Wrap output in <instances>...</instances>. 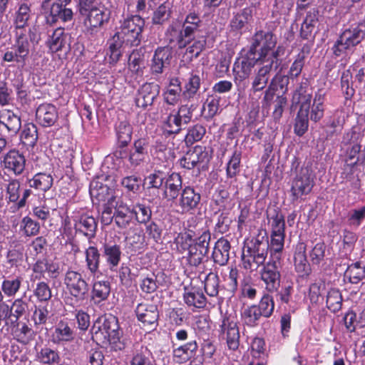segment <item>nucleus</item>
<instances>
[{"label":"nucleus","instance_id":"obj_6","mask_svg":"<svg viewBox=\"0 0 365 365\" xmlns=\"http://www.w3.org/2000/svg\"><path fill=\"white\" fill-rule=\"evenodd\" d=\"M200 27L188 20H184L182 25L173 22L165 32V39L171 46L179 49L185 48L194 40L195 34L200 31Z\"/></svg>","mask_w":365,"mask_h":365},{"label":"nucleus","instance_id":"obj_55","mask_svg":"<svg viewBox=\"0 0 365 365\" xmlns=\"http://www.w3.org/2000/svg\"><path fill=\"white\" fill-rule=\"evenodd\" d=\"M171 16V4L165 1L160 4L153 12L152 23L154 25H163Z\"/></svg>","mask_w":365,"mask_h":365},{"label":"nucleus","instance_id":"obj_31","mask_svg":"<svg viewBox=\"0 0 365 365\" xmlns=\"http://www.w3.org/2000/svg\"><path fill=\"white\" fill-rule=\"evenodd\" d=\"M294 267L300 277H307L311 273V266L306 255V245L304 242L297 244L294 252Z\"/></svg>","mask_w":365,"mask_h":365},{"label":"nucleus","instance_id":"obj_41","mask_svg":"<svg viewBox=\"0 0 365 365\" xmlns=\"http://www.w3.org/2000/svg\"><path fill=\"white\" fill-rule=\"evenodd\" d=\"M115 131L118 143L120 148L125 147L131 141L133 127L127 120L116 122Z\"/></svg>","mask_w":365,"mask_h":365},{"label":"nucleus","instance_id":"obj_25","mask_svg":"<svg viewBox=\"0 0 365 365\" xmlns=\"http://www.w3.org/2000/svg\"><path fill=\"white\" fill-rule=\"evenodd\" d=\"M257 63H259V59L253 53L250 55V51H248L246 55L237 58L235 62L233 71L235 78L240 81L247 78Z\"/></svg>","mask_w":365,"mask_h":365},{"label":"nucleus","instance_id":"obj_43","mask_svg":"<svg viewBox=\"0 0 365 365\" xmlns=\"http://www.w3.org/2000/svg\"><path fill=\"white\" fill-rule=\"evenodd\" d=\"M183 88L181 86V83L178 78H172L170 80L169 84L164 92V103L165 105L174 106L178 103L180 99V94L182 95Z\"/></svg>","mask_w":365,"mask_h":365},{"label":"nucleus","instance_id":"obj_3","mask_svg":"<svg viewBox=\"0 0 365 365\" xmlns=\"http://www.w3.org/2000/svg\"><path fill=\"white\" fill-rule=\"evenodd\" d=\"M269 243L267 236H260L252 239L244 247L241 260L242 267L250 272L257 270L264 266L267 259Z\"/></svg>","mask_w":365,"mask_h":365},{"label":"nucleus","instance_id":"obj_28","mask_svg":"<svg viewBox=\"0 0 365 365\" xmlns=\"http://www.w3.org/2000/svg\"><path fill=\"white\" fill-rule=\"evenodd\" d=\"M183 188L180 175L177 173H168L163 189V196L168 200H177Z\"/></svg>","mask_w":365,"mask_h":365},{"label":"nucleus","instance_id":"obj_14","mask_svg":"<svg viewBox=\"0 0 365 365\" xmlns=\"http://www.w3.org/2000/svg\"><path fill=\"white\" fill-rule=\"evenodd\" d=\"M172 49L169 46L158 47L154 52L150 65L151 75L155 79H158L170 66L173 57Z\"/></svg>","mask_w":365,"mask_h":365},{"label":"nucleus","instance_id":"obj_62","mask_svg":"<svg viewBox=\"0 0 365 365\" xmlns=\"http://www.w3.org/2000/svg\"><path fill=\"white\" fill-rule=\"evenodd\" d=\"M47 43L51 52L52 53H56L61 50L65 44L63 30L61 28L56 29L48 39Z\"/></svg>","mask_w":365,"mask_h":365},{"label":"nucleus","instance_id":"obj_58","mask_svg":"<svg viewBox=\"0 0 365 365\" xmlns=\"http://www.w3.org/2000/svg\"><path fill=\"white\" fill-rule=\"evenodd\" d=\"M186 250L188 251L186 257L187 261L190 266L193 267L200 265L202 262L203 259L208 254L206 251L199 249L192 245H190Z\"/></svg>","mask_w":365,"mask_h":365},{"label":"nucleus","instance_id":"obj_49","mask_svg":"<svg viewBox=\"0 0 365 365\" xmlns=\"http://www.w3.org/2000/svg\"><path fill=\"white\" fill-rule=\"evenodd\" d=\"M261 317L262 316L257 308V305L248 306L241 312V319L243 324L250 327L257 326Z\"/></svg>","mask_w":365,"mask_h":365},{"label":"nucleus","instance_id":"obj_15","mask_svg":"<svg viewBox=\"0 0 365 365\" xmlns=\"http://www.w3.org/2000/svg\"><path fill=\"white\" fill-rule=\"evenodd\" d=\"M71 219L76 233L81 234L89 240L96 236L98 224L93 216L85 212H77L71 216Z\"/></svg>","mask_w":365,"mask_h":365},{"label":"nucleus","instance_id":"obj_50","mask_svg":"<svg viewBox=\"0 0 365 365\" xmlns=\"http://www.w3.org/2000/svg\"><path fill=\"white\" fill-rule=\"evenodd\" d=\"M242 150L235 148L226 165V174L229 178H235L240 172Z\"/></svg>","mask_w":365,"mask_h":365},{"label":"nucleus","instance_id":"obj_11","mask_svg":"<svg viewBox=\"0 0 365 365\" xmlns=\"http://www.w3.org/2000/svg\"><path fill=\"white\" fill-rule=\"evenodd\" d=\"M280 260L271 259L260 270V279L264 284V288L269 292L277 291L280 285Z\"/></svg>","mask_w":365,"mask_h":365},{"label":"nucleus","instance_id":"obj_7","mask_svg":"<svg viewBox=\"0 0 365 365\" xmlns=\"http://www.w3.org/2000/svg\"><path fill=\"white\" fill-rule=\"evenodd\" d=\"M271 222V241L269 244L271 259H281L284 250L285 237V222L284 215L278 208L273 210V213L267 214Z\"/></svg>","mask_w":365,"mask_h":365},{"label":"nucleus","instance_id":"obj_60","mask_svg":"<svg viewBox=\"0 0 365 365\" xmlns=\"http://www.w3.org/2000/svg\"><path fill=\"white\" fill-rule=\"evenodd\" d=\"M204 289L210 297H216L219 292V277L210 272L204 280Z\"/></svg>","mask_w":365,"mask_h":365},{"label":"nucleus","instance_id":"obj_56","mask_svg":"<svg viewBox=\"0 0 365 365\" xmlns=\"http://www.w3.org/2000/svg\"><path fill=\"white\" fill-rule=\"evenodd\" d=\"M31 17V9L26 4L19 6L15 13L14 24L17 29H24L27 26L28 21Z\"/></svg>","mask_w":365,"mask_h":365},{"label":"nucleus","instance_id":"obj_32","mask_svg":"<svg viewBox=\"0 0 365 365\" xmlns=\"http://www.w3.org/2000/svg\"><path fill=\"white\" fill-rule=\"evenodd\" d=\"M138 319L144 324H157L159 314L158 307L153 304H139L135 309Z\"/></svg>","mask_w":365,"mask_h":365},{"label":"nucleus","instance_id":"obj_54","mask_svg":"<svg viewBox=\"0 0 365 365\" xmlns=\"http://www.w3.org/2000/svg\"><path fill=\"white\" fill-rule=\"evenodd\" d=\"M145 48L140 47L134 49L129 56L128 63L131 71L138 73L145 67Z\"/></svg>","mask_w":365,"mask_h":365},{"label":"nucleus","instance_id":"obj_48","mask_svg":"<svg viewBox=\"0 0 365 365\" xmlns=\"http://www.w3.org/2000/svg\"><path fill=\"white\" fill-rule=\"evenodd\" d=\"M52 306L48 303L35 305V309L32 315V320L36 327L43 326L52 317Z\"/></svg>","mask_w":365,"mask_h":365},{"label":"nucleus","instance_id":"obj_5","mask_svg":"<svg viewBox=\"0 0 365 365\" xmlns=\"http://www.w3.org/2000/svg\"><path fill=\"white\" fill-rule=\"evenodd\" d=\"M63 284L70 295L72 305L81 306L88 301L90 286L81 272L68 269L64 274Z\"/></svg>","mask_w":365,"mask_h":365},{"label":"nucleus","instance_id":"obj_17","mask_svg":"<svg viewBox=\"0 0 365 365\" xmlns=\"http://www.w3.org/2000/svg\"><path fill=\"white\" fill-rule=\"evenodd\" d=\"M71 0H55L52 4L49 14L46 16L48 24L52 25L58 21H71L73 13L71 8L67 7Z\"/></svg>","mask_w":365,"mask_h":365},{"label":"nucleus","instance_id":"obj_42","mask_svg":"<svg viewBox=\"0 0 365 365\" xmlns=\"http://www.w3.org/2000/svg\"><path fill=\"white\" fill-rule=\"evenodd\" d=\"M86 267L88 272L93 276L99 273L101 253L96 246H89L85 250Z\"/></svg>","mask_w":365,"mask_h":365},{"label":"nucleus","instance_id":"obj_39","mask_svg":"<svg viewBox=\"0 0 365 365\" xmlns=\"http://www.w3.org/2000/svg\"><path fill=\"white\" fill-rule=\"evenodd\" d=\"M0 124L4 126L11 135H16L21 127L20 117L7 109L0 111Z\"/></svg>","mask_w":365,"mask_h":365},{"label":"nucleus","instance_id":"obj_4","mask_svg":"<svg viewBox=\"0 0 365 365\" xmlns=\"http://www.w3.org/2000/svg\"><path fill=\"white\" fill-rule=\"evenodd\" d=\"M365 38V21L350 25L344 29L331 47L336 57L353 53L354 48Z\"/></svg>","mask_w":365,"mask_h":365},{"label":"nucleus","instance_id":"obj_22","mask_svg":"<svg viewBox=\"0 0 365 365\" xmlns=\"http://www.w3.org/2000/svg\"><path fill=\"white\" fill-rule=\"evenodd\" d=\"M149 140L140 138L135 140L130 149L128 160L132 168H137L148 158Z\"/></svg>","mask_w":365,"mask_h":365},{"label":"nucleus","instance_id":"obj_12","mask_svg":"<svg viewBox=\"0 0 365 365\" xmlns=\"http://www.w3.org/2000/svg\"><path fill=\"white\" fill-rule=\"evenodd\" d=\"M307 167L302 168L293 179L291 187L292 200H297L308 195L314 186V180Z\"/></svg>","mask_w":365,"mask_h":365},{"label":"nucleus","instance_id":"obj_21","mask_svg":"<svg viewBox=\"0 0 365 365\" xmlns=\"http://www.w3.org/2000/svg\"><path fill=\"white\" fill-rule=\"evenodd\" d=\"M160 86L155 83H145L138 90L135 102L138 108L143 109L152 106L160 94Z\"/></svg>","mask_w":365,"mask_h":365},{"label":"nucleus","instance_id":"obj_44","mask_svg":"<svg viewBox=\"0 0 365 365\" xmlns=\"http://www.w3.org/2000/svg\"><path fill=\"white\" fill-rule=\"evenodd\" d=\"M25 257L24 247L18 242H14L10 245L6 254V262L11 267L21 265Z\"/></svg>","mask_w":365,"mask_h":365},{"label":"nucleus","instance_id":"obj_30","mask_svg":"<svg viewBox=\"0 0 365 365\" xmlns=\"http://www.w3.org/2000/svg\"><path fill=\"white\" fill-rule=\"evenodd\" d=\"M111 15V11L105 6H99L91 10L89 14L85 15L86 23L91 27L100 28L108 23Z\"/></svg>","mask_w":365,"mask_h":365},{"label":"nucleus","instance_id":"obj_64","mask_svg":"<svg viewBox=\"0 0 365 365\" xmlns=\"http://www.w3.org/2000/svg\"><path fill=\"white\" fill-rule=\"evenodd\" d=\"M133 217L140 224H145L149 222L151 218L152 212L149 206L144 204L137 203L133 208Z\"/></svg>","mask_w":365,"mask_h":365},{"label":"nucleus","instance_id":"obj_57","mask_svg":"<svg viewBox=\"0 0 365 365\" xmlns=\"http://www.w3.org/2000/svg\"><path fill=\"white\" fill-rule=\"evenodd\" d=\"M187 153L190 154L191 160L195 167L202 163H208L210 158L206 148L200 145L195 146L193 149L189 150Z\"/></svg>","mask_w":365,"mask_h":365},{"label":"nucleus","instance_id":"obj_34","mask_svg":"<svg viewBox=\"0 0 365 365\" xmlns=\"http://www.w3.org/2000/svg\"><path fill=\"white\" fill-rule=\"evenodd\" d=\"M183 299L188 307L196 309L204 308L207 303L206 297L199 287H185Z\"/></svg>","mask_w":365,"mask_h":365},{"label":"nucleus","instance_id":"obj_16","mask_svg":"<svg viewBox=\"0 0 365 365\" xmlns=\"http://www.w3.org/2000/svg\"><path fill=\"white\" fill-rule=\"evenodd\" d=\"M281 62H259L260 66L255 74L252 82L251 91L254 93L263 91L269 82L271 73L273 70L277 69Z\"/></svg>","mask_w":365,"mask_h":365},{"label":"nucleus","instance_id":"obj_37","mask_svg":"<svg viewBox=\"0 0 365 365\" xmlns=\"http://www.w3.org/2000/svg\"><path fill=\"white\" fill-rule=\"evenodd\" d=\"M201 85V78L199 74L192 72L189 73L185 81L182 91L184 100L191 101L196 98L199 95V90Z\"/></svg>","mask_w":365,"mask_h":365},{"label":"nucleus","instance_id":"obj_38","mask_svg":"<svg viewBox=\"0 0 365 365\" xmlns=\"http://www.w3.org/2000/svg\"><path fill=\"white\" fill-rule=\"evenodd\" d=\"M53 182L52 175L46 173H38L31 178L27 180L29 188L42 192L49 190L53 185Z\"/></svg>","mask_w":365,"mask_h":365},{"label":"nucleus","instance_id":"obj_51","mask_svg":"<svg viewBox=\"0 0 365 365\" xmlns=\"http://www.w3.org/2000/svg\"><path fill=\"white\" fill-rule=\"evenodd\" d=\"M20 138L24 145L34 147L38 140V130L36 125L33 123L25 124Z\"/></svg>","mask_w":365,"mask_h":365},{"label":"nucleus","instance_id":"obj_35","mask_svg":"<svg viewBox=\"0 0 365 365\" xmlns=\"http://www.w3.org/2000/svg\"><path fill=\"white\" fill-rule=\"evenodd\" d=\"M252 19V9L247 7L236 13L230 21L232 30L240 31L241 34L249 29V24Z\"/></svg>","mask_w":365,"mask_h":365},{"label":"nucleus","instance_id":"obj_20","mask_svg":"<svg viewBox=\"0 0 365 365\" xmlns=\"http://www.w3.org/2000/svg\"><path fill=\"white\" fill-rule=\"evenodd\" d=\"M3 169L16 176L21 175L26 167V158L22 153L16 149L10 150L1 161Z\"/></svg>","mask_w":365,"mask_h":365},{"label":"nucleus","instance_id":"obj_53","mask_svg":"<svg viewBox=\"0 0 365 365\" xmlns=\"http://www.w3.org/2000/svg\"><path fill=\"white\" fill-rule=\"evenodd\" d=\"M125 43V39L118 31L110 40L109 51L110 58L113 62H117L121 55V48Z\"/></svg>","mask_w":365,"mask_h":365},{"label":"nucleus","instance_id":"obj_59","mask_svg":"<svg viewBox=\"0 0 365 365\" xmlns=\"http://www.w3.org/2000/svg\"><path fill=\"white\" fill-rule=\"evenodd\" d=\"M34 295L39 303L46 304L52 297V292L46 282H39L34 289Z\"/></svg>","mask_w":365,"mask_h":365},{"label":"nucleus","instance_id":"obj_19","mask_svg":"<svg viewBox=\"0 0 365 365\" xmlns=\"http://www.w3.org/2000/svg\"><path fill=\"white\" fill-rule=\"evenodd\" d=\"M178 197L177 204L182 213H192L197 208L201 200L200 193L190 185L184 187Z\"/></svg>","mask_w":365,"mask_h":365},{"label":"nucleus","instance_id":"obj_24","mask_svg":"<svg viewBox=\"0 0 365 365\" xmlns=\"http://www.w3.org/2000/svg\"><path fill=\"white\" fill-rule=\"evenodd\" d=\"M101 252L109 269L115 271L123 256L120 245L113 241L106 240L102 245Z\"/></svg>","mask_w":365,"mask_h":365},{"label":"nucleus","instance_id":"obj_36","mask_svg":"<svg viewBox=\"0 0 365 365\" xmlns=\"http://www.w3.org/2000/svg\"><path fill=\"white\" fill-rule=\"evenodd\" d=\"M35 361L44 365H56L61 361L58 350L48 346L38 349L35 347Z\"/></svg>","mask_w":365,"mask_h":365},{"label":"nucleus","instance_id":"obj_26","mask_svg":"<svg viewBox=\"0 0 365 365\" xmlns=\"http://www.w3.org/2000/svg\"><path fill=\"white\" fill-rule=\"evenodd\" d=\"M113 217H115V224L118 228L126 229L133 219V210L121 199L115 197Z\"/></svg>","mask_w":365,"mask_h":365},{"label":"nucleus","instance_id":"obj_18","mask_svg":"<svg viewBox=\"0 0 365 365\" xmlns=\"http://www.w3.org/2000/svg\"><path fill=\"white\" fill-rule=\"evenodd\" d=\"M159 115L165 133L168 135L180 133L183 125L175 113V109L163 103L159 108Z\"/></svg>","mask_w":365,"mask_h":365},{"label":"nucleus","instance_id":"obj_47","mask_svg":"<svg viewBox=\"0 0 365 365\" xmlns=\"http://www.w3.org/2000/svg\"><path fill=\"white\" fill-rule=\"evenodd\" d=\"M130 365H157L151 351L145 346L136 349Z\"/></svg>","mask_w":365,"mask_h":365},{"label":"nucleus","instance_id":"obj_2","mask_svg":"<svg viewBox=\"0 0 365 365\" xmlns=\"http://www.w3.org/2000/svg\"><path fill=\"white\" fill-rule=\"evenodd\" d=\"M277 38L269 31L260 30L252 37L249 51L259 59V62H281L279 57L284 54L283 46H277Z\"/></svg>","mask_w":365,"mask_h":365},{"label":"nucleus","instance_id":"obj_33","mask_svg":"<svg viewBox=\"0 0 365 365\" xmlns=\"http://www.w3.org/2000/svg\"><path fill=\"white\" fill-rule=\"evenodd\" d=\"M230 242L227 239L220 237L217 240L212 254L214 262L220 266L227 264L230 259Z\"/></svg>","mask_w":365,"mask_h":365},{"label":"nucleus","instance_id":"obj_45","mask_svg":"<svg viewBox=\"0 0 365 365\" xmlns=\"http://www.w3.org/2000/svg\"><path fill=\"white\" fill-rule=\"evenodd\" d=\"M13 336L19 343L27 345L34 339L36 333L26 323H19L13 330Z\"/></svg>","mask_w":365,"mask_h":365},{"label":"nucleus","instance_id":"obj_29","mask_svg":"<svg viewBox=\"0 0 365 365\" xmlns=\"http://www.w3.org/2000/svg\"><path fill=\"white\" fill-rule=\"evenodd\" d=\"M75 338V333L68 323L61 320L55 326L51 334V341L54 344L63 345L72 341Z\"/></svg>","mask_w":365,"mask_h":365},{"label":"nucleus","instance_id":"obj_27","mask_svg":"<svg viewBox=\"0 0 365 365\" xmlns=\"http://www.w3.org/2000/svg\"><path fill=\"white\" fill-rule=\"evenodd\" d=\"M36 120L43 127H51L58 118V113L55 106L51 103H42L36 110Z\"/></svg>","mask_w":365,"mask_h":365},{"label":"nucleus","instance_id":"obj_1","mask_svg":"<svg viewBox=\"0 0 365 365\" xmlns=\"http://www.w3.org/2000/svg\"><path fill=\"white\" fill-rule=\"evenodd\" d=\"M91 332L93 340L108 344L113 351H121L125 347L124 341L121 339L118 318L113 314L99 317L94 322Z\"/></svg>","mask_w":365,"mask_h":365},{"label":"nucleus","instance_id":"obj_61","mask_svg":"<svg viewBox=\"0 0 365 365\" xmlns=\"http://www.w3.org/2000/svg\"><path fill=\"white\" fill-rule=\"evenodd\" d=\"M309 120L307 110L300 109L295 118L294 126V133L298 136H302L308 130Z\"/></svg>","mask_w":365,"mask_h":365},{"label":"nucleus","instance_id":"obj_8","mask_svg":"<svg viewBox=\"0 0 365 365\" xmlns=\"http://www.w3.org/2000/svg\"><path fill=\"white\" fill-rule=\"evenodd\" d=\"M31 44L24 34L16 33L15 42L4 53L3 61L8 63H16L19 67L24 68L29 59Z\"/></svg>","mask_w":365,"mask_h":365},{"label":"nucleus","instance_id":"obj_46","mask_svg":"<svg viewBox=\"0 0 365 365\" xmlns=\"http://www.w3.org/2000/svg\"><path fill=\"white\" fill-rule=\"evenodd\" d=\"M23 282L21 276L9 277L4 279L1 284L3 294L7 297H14L19 292Z\"/></svg>","mask_w":365,"mask_h":365},{"label":"nucleus","instance_id":"obj_13","mask_svg":"<svg viewBox=\"0 0 365 365\" xmlns=\"http://www.w3.org/2000/svg\"><path fill=\"white\" fill-rule=\"evenodd\" d=\"M6 199L11 202L16 204L18 208H23L26 206L27 200L32 194L30 188L23 189L19 180L10 179L5 185Z\"/></svg>","mask_w":365,"mask_h":365},{"label":"nucleus","instance_id":"obj_52","mask_svg":"<svg viewBox=\"0 0 365 365\" xmlns=\"http://www.w3.org/2000/svg\"><path fill=\"white\" fill-rule=\"evenodd\" d=\"M344 277L351 284H358L365 277V268L361 265L360 262L353 263L346 268Z\"/></svg>","mask_w":365,"mask_h":365},{"label":"nucleus","instance_id":"obj_40","mask_svg":"<svg viewBox=\"0 0 365 365\" xmlns=\"http://www.w3.org/2000/svg\"><path fill=\"white\" fill-rule=\"evenodd\" d=\"M110 293V284L108 281H96L92 285L91 299L96 305L107 300Z\"/></svg>","mask_w":365,"mask_h":365},{"label":"nucleus","instance_id":"obj_23","mask_svg":"<svg viewBox=\"0 0 365 365\" xmlns=\"http://www.w3.org/2000/svg\"><path fill=\"white\" fill-rule=\"evenodd\" d=\"M221 330L228 348L234 351L237 349L240 345V331L235 319L231 317H225L222 322Z\"/></svg>","mask_w":365,"mask_h":365},{"label":"nucleus","instance_id":"obj_63","mask_svg":"<svg viewBox=\"0 0 365 365\" xmlns=\"http://www.w3.org/2000/svg\"><path fill=\"white\" fill-rule=\"evenodd\" d=\"M28 308V302L22 297L15 299L11 306H9V309L10 310L9 318L13 317L16 321L19 320L26 312Z\"/></svg>","mask_w":365,"mask_h":365},{"label":"nucleus","instance_id":"obj_9","mask_svg":"<svg viewBox=\"0 0 365 365\" xmlns=\"http://www.w3.org/2000/svg\"><path fill=\"white\" fill-rule=\"evenodd\" d=\"M145 20L139 15H131L120 22L119 32L125 39V44L136 46L142 39Z\"/></svg>","mask_w":365,"mask_h":365},{"label":"nucleus","instance_id":"obj_10","mask_svg":"<svg viewBox=\"0 0 365 365\" xmlns=\"http://www.w3.org/2000/svg\"><path fill=\"white\" fill-rule=\"evenodd\" d=\"M176 340L184 342L189 339V341L179 345L175 348V344H173V356L178 362H186L195 357L199 346L196 339L189 337L188 331L185 329H179L175 332Z\"/></svg>","mask_w":365,"mask_h":365}]
</instances>
